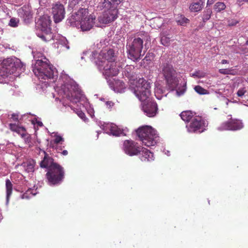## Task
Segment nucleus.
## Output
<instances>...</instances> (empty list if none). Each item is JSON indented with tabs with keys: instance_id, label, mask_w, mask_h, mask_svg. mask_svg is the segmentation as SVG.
Wrapping results in <instances>:
<instances>
[{
	"instance_id": "f257e3e1",
	"label": "nucleus",
	"mask_w": 248,
	"mask_h": 248,
	"mask_svg": "<svg viewBox=\"0 0 248 248\" xmlns=\"http://www.w3.org/2000/svg\"><path fill=\"white\" fill-rule=\"evenodd\" d=\"M95 17L89 14V10L86 8H80L73 14L68 19L71 26L80 27L82 31L90 30L94 24Z\"/></svg>"
},
{
	"instance_id": "f03ea898",
	"label": "nucleus",
	"mask_w": 248,
	"mask_h": 248,
	"mask_svg": "<svg viewBox=\"0 0 248 248\" xmlns=\"http://www.w3.org/2000/svg\"><path fill=\"white\" fill-rule=\"evenodd\" d=\"M49 61L43 56L40 60H37L32 71L39 79H51L54 77L53 66L49 63Z\"/></svg>"
},
{
	"instance_id": "7ed1b4c3",
	"label": "nucleus",
	"mask_w": 248,
	"mask_h": 248,
	"mask_svg": "<svg viewBox=\"0 0 248 248\" xmlns=\"http://www.w3.org/2000/svg\"><path fill=\"white\" fill-rule=\"evenodd\" d=\"M136 133L146 146H155L157 142L158 136L156 131L150 125H145L139 127Z\"/></svg>"
},
{
	"instance_id": "20e7f679",
	"label": "nucleus",
	"mask_w": 248,
	"mask_h": 248,
	"mask_svg": "<svg viewBox=\"0 0 248 248\" xmlns=\"http://www.w3.org/2000/svg\"><path fill=\"white\" fill-rule=\"evenodd\" d=\"M51 22L50 17L46 15L40 17L36 22V29L41 31L37 33V36L46 42L53 40L54 37L51 31Z\"/></svg>"
},
{
	"instance_id": "39448f33",
	"label": "nucleus",
	"mask_w": 248,
	"mask_h": 248,
	"mask_svg": "<svg viewBox=\"0 0 248 248\" xmlns=\"http://www.w3.org/2000/svg\"><path fill=\"white\" fill-rule=\"evenodd\" d=\"M160 69L169 89L173 91L176 89L179 80L177 78V73L173 66L168 62H163L160 65Z\"/></svg>"
},
{
	"instance_id": "423d86ee",
	"label": "nucleus",
	"mask_w": 248,
	"mask_h": 248,
	"mask_svg": "<svg viewBox=\"0 0 248 248\" xmlns=\"http://www.w3.org/2000/svg\"><path fill=\"white\" fill-rule=\"evenodd\" d=\"M143 44V40L140 37L128 40L126 44L128 58L134 61L139 60L141 56Z\"/></svg>"
},
{
	"instance_id": "0eeeda50",
	"label": "nucleus",
	"mask_w": 248,
	"mask_h": 248,
	"mask_svg": "<svg viewBox=\"0 0 248 248\" xmlns=\"http://www.w3.org/2000/svg\"><path fill=\"white\" fill-rule=\"evenodd\" d=\"M151 83L143 78H140L134 88V93L141 101H147L151 95Z\"/></svg>"
},
{
	"instance_id": "6e6552de",
	"label": "nucleus",
	"mask_w": 248,
	"mask_h": 248,
	"mask_svg": "<svg viewBox=\"0 0 248 248\" xmlns=\"http://www.w3.org/2000/svg\"><path fill=\"white\" fill-rule=\"evenodd\" d=\"M46 177L50 186L60 184L64 178V170L60 165L47 170Z\"/></svg>"
},
{
	"instance_id": "1a4fd4ad",
	"label": "nucleus",
	"mask_w": 248,
	"mask_h": 248,
	"mask_svg": "<svg viewBox=\"0 0 248 248\" xmlns=\"http://www.w3.org/2000/svg\"><path fill=\"white\" fill-rule=\"evenodd\" d=\"M62 90L63 93V98L67 99L73 103L80 101L81 93L75 85L65 84L62 87Z\"/></svg>"
},
{
	"instance_id": "9d476101",
	"label": "nucleus",
	"mask_w": 248,
	"mask_h": 248,
	"mask_svg": "<svg viewBox=\"0 0 248 248\" xmlns=\"http://www.w3.org/2000/svg\"><path fill=\"white\" fill-rule=\"evenodd\" d=\"M195 113L191 110L182 111L180 114L181 119L186 123H188L192 120L190 124H205L207 120L201 116H194Z\"/></svg>"
},
{
	"instance_id": "9b49d317",
	"label": "nucleus",
	"mask_w": 248,
	"mask_h": 248,
	"mask_svg": "<svg viewBox=\"0 0 248 248\" xmlns=\"http://www.w3.org/2000/svg\"><path fill=\"white\" fill-rule=\"evenodd\" d=\"M140 147L137 142L132 140H125L123 143V149L124 152L130 155H136L140 152Z\"/></svg>"
},
{
	"instance_id": "f8f14e48",
	"label": "nucleus",
	"mask_w": 248,
	"mask_h": 248,
	"mask_svg": "<svg viewBox=\"0 0 248 248\" xmlns=\"http://www.w3.org/2000/svg\"><path fill=\"white\" fill-rule=\"evenodd\" d=\"M16 73V69L14 68L13 62L12 59H7L3 60L0 64V75L2 77H8Z\"/></svg>"
},
{
	"instance_id": "ddd939ff",
	"label": "nucleus",
	"mask_w": 248,
	"mask_h": 248,
	"mask_svg": "<svg viewBox=\"0 0 248 248\" xmlns=\"http://www.w3.org/2000/svg\"><path fill=\"white\" fill-rule=\"evenodd\" d=\"M118 10L117 8H111L105 12L98 18L100 23L108 24L115 20L118 16Z\"/></svg>"
},
{
	"instance_id": "4468645a",
	"label": "nucleus",
	"mask_w": 248,
	"mask_h": 248,
	"mask_svg": "<svg viewBox=\"0 0 248 248\" xmlns=\"http://www.w3.org/2000/svg\"><path fill=\"white\" fill-rule=\"evenodd\" d=\"M52 13L55 23L61 21L64 18L65 13L63 5L60 2L56 3L52 8Z\"/></svg>"
},
{
	"instance_id": "2eb2a0df",
	"label": "nucleus",
	"mask_w": 248,
	"mask_h": 248,
	"mask_svg": "<svg viewBox=\"0 0 248 248\" xmlns=\"http://www.w3.org/2000/svg\"><path fill=\"white\" fill-rule=\"evenodd\" d=\"M116 57V54L112 49H109L107 51H102L98 57V59L100 60L101 63L100 65L104 66L106 61H107V63L115 62Z\"/></svg>"
},
{
	"instance_id": "dca6fc26",
	"label": "nucleus",
	"mask_w": 248,
	"mask_h": 248,
	"mask_svg": "<svg viewBox=\"0 0 248 248\" xmlns=\"http://www.w3.org/2000/svg\"><path fill=\"white\" fill-rule=\"evenodd\" d=\"M141 102L142 110L148 116L153 117L156 115L157 106L155 102L150 101L149 98L147 101Z\"/></svg>"
},
{
	"instance_id": "f3484780",
	"label": "nucleus",
	"mask_w": 248,
	"mask_h": 248,
	"mask_svg": "<svg viewBox=\"0 0 248 248\" xmlns=\"http://www.w3.org/2000/svg\"><path fill=\"white\" fill-rule=\"evenodd\" d=\"M103 69V74L107 77L116 76L119 72V67L116 62L107 63L104 66Z\"/></svg>"
},
{
	"instance_id": "a211bd4d",
	"label": "nucleus",
	"mask_w": 248,
	"mask_h": 248,
	"mask_svg": "<svg viewBox=\"0 0 248 248\" xmlns=\"http://www.w3.org/2000/svg\"><path fill=\"white\" fill-rule=\"evenodd\" d=\"M44 158L40 163V166L42 168H46L49 170L60 165L59 164L54 162V159L45 152H44Z\"/></svg>"
},
{
	"instance_id": "6ab92c4d",
	"label": "nucleus",
	"mask_w": 248,
	"mask_h": 248,
	"mask_svg": "<svg viewBox=\"0 0 248 248\" xmlns=\"http://www.w3.org/2000/svg\"><path fill=\"white\" fill-rule=\"evenodd\" d=\"M102 128L104 129L105 127L108 129L106 131L107 133L111 134L113 136H118L123 134V129L119 127L117 125H101Z\"/></svg>"
},
{
	"instance_id": "aec40b11",
	"label": "nucleus",
	"mask_w": 248,
	"mask_h": 248,
	"mask_svg": "<svg viewBox=\"0 0 248 248\" xmlns=\"http://www.w3.org/2000/svg\"><path fill=\"white\" fill-rule=\"evenodd\" d=\"M123 75L129 80H134L136 78V72L135 67L132 65H127L124 69Z\"/></svg>"
},
{
	"instance_id": "412c9836",
	"label": "nucleus",
	"mask_w": 248,
	"mask_h": 248,
	"mask_svg": "<svg viewBox=\"0 0 248 248\" xmlns=\"http://www.w3.org/2000/svg\"><path fill=\"white\" fill-rule=\"evenodd\" d=\"M154 154L147 149H143L140 155V159L142 162H151L154 160Z\"/></svg>"
},
{
	"instance_id": "4be33fe9",
	"label": "nucleus",
	"mask_w": 248,
	"mask_h": 248,
	"mask_svg": "<svg viewBox=\"0 0 248 248\" xmlns=\"http://www.w3.org/2000/svg\"><path fill=\"white\" fill-rule=\"evenodd\" d=\"M19 14L25 22H29L32 18V14L28 7H23L19 10Z\"/></svg>"
},
{
	"instance_id": "5701e85b",
	"label": "nucleus",
	"mask_w": 248,
	"mask_h": 248,
	"mask_svg": "<svg viewBox=\"0 0 248 248\" xmlns=\"http://www.w3.org/2000/svg\"><path fill=\"white\" fill-rule=\"evenodd\" d=\"M203 4V2L202 0H199L192 3L189 6V9L191 12H198L202 9Z\"/></svg>"
},
{
	"instance_id": "b1692460",
	"label": "nucleus",
	"mask_w": 248,
	"mask_h": 248,
	"mask_svg": "<svg viewBox=\"0 0 248 248\" xmlns=\"http://www.w3.org/2000/svg\"><path fill=\"white\" fill-rule=\"evenodd\" d=\"M205 125H186L187 131L189 133H201L203 131L202 126Z\"/></svg>"
},
{
	"instance_id": "393cba45",
	"label": "nucleus",
	"mask_w": 248,
	"mask_h": 248,
	"mask_svg": "<svg viewBox=\"0 0 248 248\" xmlns=\"http://www.w3.org/2000/svg\"><path fill=\"white\" fill-rule=\"evenodd\" d=\"M10 129L19 135L23 137L26 135V129L23 126H19V125H9Z\"/></svg>"
},
{
	"instance_id": "a878e982",
	"label": "nucleus",
	"mask_w": 248,
	"mask_h": 248,
	"mask_svg": "<svg viewBox=\"0 0 248 248\" xmlns=\"http://www.w3.org/2000/svg\"><path fill=\"white\" fill-rule=\"evenodd\" d=\"M175 21L177 24L182 26H186L189 23L190 20L183 15H178L175 17Z\"/></svg>"
},
{
	"instance_id": "bb28decb",
	"label": "nucleus",
	"mask_w": 248,
	"mask_h": 248,
	"mask_svg": "<svg viewBox=\"0 0 248 248\" xmlns=\"http://www.w3.org/2000/svg\"><path fill=\"white\" fill-rule=\"evenodd\" d=\"M123 0H105V6L111 8H117V6L122 2Z\"/></svg>"
},
{
	"instance_id": "cd10ccee",
	"label": "nucleus",
	"mask_w": 248,
	"mask_h": 248,
	"mask_svg": "<svg viewBox=\"0 0 248 248\" xmlns=\"http://www.w3.org/2000/svg\"><path fill=\"white\" fill-rule=\"evenodd\" d=\"M164 20L160 17H156L151 20V24L154 28H159L163 24Z\"/></svg>"
},
{
	"instance_id": "c85d7f7f",
	"label": "nucleus",
	"mask_w": 248,
	"mask_h": 248,
	"mask_svg": "<svg viewBox=\"0 0 248 248\" xmlns=\"http://www.w3.org/2000/svg\"><path fill=\"white\" fill-rule=\"evenodd\" d=\"M14 68L16 69V72L17 71L18 73L20 71H23L25 70V65L21 62L19 59H16L13 62Z\"/></svg>"
},
{
	"instance_id": "c756f323",
	"label": "nucleus",
	"mask_w": 248,
	"mask_h": 248,
	"mask_svg": "<svg viewBox=\"0 0 248 248\" xmlns=\"http://www.w3.org/2000/svg\"><path fill=\"white\" fill-rule=\"evenodd\" d=\"M6 188V199L8 201L10 197L11 196L13 191V184L9 179H6L5 181Z\"/></svg>"
},
{
	"instance_id": "7c9ffc66",
	"label": "nucleus",
	"mask_w": 248,
	"mask_h": 248,
	"mask_svg": "<svg viewBox=\"0 0 248 248\" xmlns=\"http://www.w3.org/2000/svg\"><path fill=\"white\" fill-rule=\"evenodd\" d=\"M222 128H219V130H236L243 127V125H223Z\"/></svg>"
},
{
	"instance_id": "2f4dec72",
	"label": "nucleus",
	"mask_w": 248,
	"mask_h": 248,
	"mask_svg": "<svg viewBox=\"0 0 248 248\" xmlns=\"http://www.w3.org/2000/svg\"><path fill=\"white\" fill-rule=\"evenodd\" d=\"M225 4L222 2H217L214 6V9L217 12H220L225 9Z\"/></svg>"
},
{
	"instance_id": "473e14b6",
	"label": "nucleus",
	"mask_w": 248,
	"mask_h": 248,
	"mask_svg": "<svg viewBox=\"0 0 248 248\" xmlns=\"http://www.w3.org/2000/svg\"><path fill=\"white\" fill-rule=\"evenodd\" d=\"M219 73L223 75H235L236 74V71L232 69V68L227 69H220Z\"/></svg>"
},
{
	"instance_id": "72a5a7b5",
	"label": "nucleus",
	"mask_w": 248,
	"mask_h": 248,
	"mask_svg": "<svg viewBox=\"0 0 248 248\" xmlns=\"http://www.w3.org/2000/svg\"><path fill=\"white\" fill-rule=\"evenodd\" d=\"M25 170L28 172H33L34 170V163L33 161H30L28 162L26 165H25Z\"/></svg>"
},
{
	"instance_id": "f704fd0d",
	"label": "nucleus",
	"mask_w": 248,
	"mask_h": 248,
	"mask_svg": "<svg viewBox=\"0 0 248 248\" xmlns=\"http://www.w3.org/2000/svg\"><path fill=\"white\" fill-rule=\"evenodd\" d=\"M194 90L199 94L203 95L208 93V91L206 89L199 85L196 86Z\"/></svg>"
},
{
	"instance_id": "c9c22d12",
	"label": "nucleus",
	"mask_w": 248,
	"mask_h": 248,
	"mask_svg": "<svg viewBox=\"0 0 248 248\" xmlns=\"http://www.w3.org/2000/svg\"><path fill=\"white\" fill-rule=\"evenodd\" d=\"M25 115L22 116L20 119H19V115L18 113H13L11 115V119L15 122H18L20 123H22L21 120L24 118L26 117Z\"/></svg>"
},
{
	"instance_id": "e433bc0d",
	"label": "nucleus",
	"mask_w": 248,
	"mask_h": 248,
	"mask_svg": "<svg viewBox=\"0 0 248 248\" xmlns=\"http://www.w3.org/2000/svg\"><path fill=\"white\" fill-rule=\"evenodd\" d=\"M191 76L194 78H204L205 76V73L203 71L198 70L191 74Z\"/></svg>"
},
{
	"instance_id": "4c0bfd02",
	"label": "nucleus",
	"mask_w": 248,
	"mask_h": 248,
	"mask_svg": "<svg viewBox=\"0 0 248 248\" xmlns=\"http://www.w3.org/2000/svg\"><path fill=\"white\" fill-rule=\"evenodd\" d=\"M212 14V11L210 9L207 10L205 14H203V21L204 22L207 21L208 20L210 19L211 17V15Z\"/></svg>"
},
{
	"instance_id": "58836bf2",
	"label": "nucleus",
	"mask_w": 248,
	"mask_h": 248,
	"mask_svg": "<svg viewBox=\"0 0 248 248\" xmlns=\"http://www.w3.org/2000/svg\"><path fill=\"white\" fill-rule=\"evenodd\" d=\"M32 196L31 190H28L26 192L21 195V198L22 199H29L31 198Z\"/></svg>"
},
{
	"instance_id": "ea45409f",
	"label": "nucleus",
	"mask_w": 248,
	"mask_h": 248,
	"mask_svg": "<svg viewBox=\"0 0 248 248\" xmlns=\"http://www.w3.org/2000/svg\"><path fill=\"white\" fill-rule=\"evenodd\" d=\"M19 22V20L16 19L15 18H12L9 23V26L12 27H16L18 26V24Z\"/></svg>"
},
{
	"instance_id": "a19ab883",
	"label": "nucleus",
	"mask_w": 248,
	"mask_h": 248,
	"mask_svg": "<svg viewBox=\"0 0 248 248\" xmlns=\"http://www.w3.org/2000/svg\"><path fill=\"white\" fill-rule=\"evenodd\" d=\"M29 121L31 122V124H43L36 117L32 116V118L30 119Z\"/></svg>"
},
{
	"instance_id": "79ce46f5",
	"label": "nucleus",
	"mask_w": 248,
	"mask_h": 248,
	"mask_svg": "<svg viewBox=\"0 0 248 248\" xmlns=\"http://www.w3.org/2000/svg\"><path fill=\"white\" fill-rule=\"evenodd\" d=\"M63 139L60 136L57 135L54 140V142L55 144H58L61 142L63 141Z\"/></svg>"
},
{
	"instance_id": "37998d69",
	"label": "nucleus",
	"mask_w": 248,
	"mask_h": 248,
	"mask_svg": "<svg viewBox=\"0 0 248 248\" xmlns=\"http://www.w3.org/2000/svg\"><path fill=\"white\" fill-rule=\"evenodd\" d=\"M116 86H119V90L122 91L125 88V84L123 81H118L116 82Z\"/></svg>"
},
{
	"instance_id": "c03bdc74",
	"label": "nucleus",
	"mask_w": 248,
	"mask_h": 248,
	"mask_svg": "<svg viewBox=\"0 0 248 248\" xmlns=\"http://www.w3.org/2000/svg\"><path fill=\"white\" fill-rule=\"evenodd\" d=\"M247 91L245 88H240L238 90L237 94L239 97H242L246 93Z\"/></svg>"
},
{
	"instance_id": "a18cd8bd",
	"label": "nucleus",
	"mask_w": 248,
	"mask_h": 248,
	"mask_svg": "<svg viewBox=\"0 0 248 248\" xmlns=\"http://www.w3.org/2000/svg\"><path fill=\"white\" fill-rule=\"evenodd\" d=\"M152 54H147L144 58L142 60V62L144 63L145 61L147 62H150L152 61Z\"/></svg>"
},
{
	"instance_id": "49530a36",
	"label": "nucleus",
	"mask_w": 248,
	"mask_h": 248,
	"mask_svg": "<svg viewBox=\"0 0 248 248\" xmlns=\"http://www.w3.org/2000/svg\"><path fill=\"white\" fill-rule=\"evenodd\" d=\"M228 22L229 26H235L238 23V21L235 19L229 20Z\"/></svg>"
},
{
	"instance_id": "de8ad7c7",
	"label": "nucleus",
	"mask_w": 248,
	"mask_h": 248,
	"mask_svg": "<svg viewBox=\"0 0 248 248\" xmlns=\"http://www.w3.org/2000/svg\"><path fill=\"white\" fill-rule=\"evenodd\" d=\"M76 113L81 119L84 120L85 118V115L82 111L77 110Z\"/></svg>"
},
{
	"instance_id": "09e8293b",
	"label": "nucleus",
	"mask_w": 248,
	"mask_h": 248,
	"mask_svg": "<svg viewBox=\"0 0 248 248\" xmlns=\"http://www.w3.org/2000/svg\"><path fill=\"white\" fill-rule=\"evenodd\" d=\"M227 124H242V122L240 120L238 119H232V121Z\"/></svg>"
},
{
	"instance_id": "8fccbe9b",
	"label": "nucleus",
	"mask_w": 248,
	"mask_h": 248,
	"mask_svg": "<svg viewBox=\"0 0 248 248\" xmlns=\"http://www.w3.org/2000/svg\"><path fill=\"white\" fill-rule=\"evenodd\" d=\"M106 105L108 108H111L114 105L113 102L112 101H107L106 102Z\"/></svg>"
},
{
	"instance_id": "3c124183",
	"label": "nucleus",
	"mask_w": 248,
	"mask_h": 248,
	"mask_svg": "<svg viewBox=\"0 0 248 248\" xmlns=\"http://www.w3.org/2000/svg\"><path fill=\"white\" fill-rule=\"evenodd\" d=\"M236 2L240 5H241V4L244 2L248 3V0H236Z\"/></svg>"
},
{
	"instance_id": "603ef678",
	"label": "nucleus",
	"mask_w": 248,
	"mask_h": 248,
	"mask_svg": "<svg viewBox=\"0 0 248 248\" xmlns=\"http://www.w3.org/2000/svg\"><path fill=\"white\" fill-rule=\"evenodd\" d=\"M215 1V0H208L207 1V5H211Z\"/></svg>"
},
{
	"instance_id": "864d4df0",
	"label": "nucleus",
	"mask_w": 248,
	"mask_h": 248,
	"mask_svg": "<svg viewBox=\"0 0 248 248\" xmlns=\"http://www.w3.org/2000/svg\"><path fill=\"white\" fill-rule=\"evenodd\" d=\"M221 63L222 64H227V63H229V61L226 60H222L221 61Z\"/></svg>"
},
{
	"instance_id": "5fc2aeb1",
	"label": "nucleus",
	"mask_w": 248,
	"mask_h": 248,
	"mask_svg": "<svg viewBox=\"0 0 248 248\" xmlns=\"http://www.w3.org/2000/svg\"><path fill=\"white\" fill-rule=\"evenodd\" d=\"M62 154L63 155H68V152L67 150H63L62 152Z\"/></svg>"
},
{
	"instance_id": "6e6d98bb",
	"label": "nucleus",
	"mask_w": 248,
	"mask_h": 248,
	"mask_svg": "<svg viewBox=\"0 0 248 248\" xmlns=\"http://www.w3.org/2000/svg\"><path fill=\"white\" fill-rule=\"evenodd\" d=\"M57 150L58 152H59L60 151H61L62 150V146H60L59 147H57Z\"/></svg>"
},
{
	"instance_id": "4d7b16f0",
	"label": "nucleus",
	"mask_w": 248,
	"mask_h": 248,
	"mask_svg": "<svg viewBox=\"0 0 248 248\" xmlns=\"http://www.w3.org/2000/svg\"><path fill=\"white\" fill-rule=\"evenodd\" d=\"M166 39V37H164V38L162 37V38H161V42H162V44L163 45H165V44H164V43L163 42V41H164V39Z\"/></svg>"
},
{
	"instance_id": "13d9d810",
	"label": "nucleus",
	"mask_w": 248,
	"mask_h": 248,
	"mask_svg": "<svg viewBox=\"0 0 248 248\" xmlns=\"http://www.w3.org/2000/svg\"><path fill=\"white\" fill-rule=\"evenodd\" d=\"M2 218V215H1V214H0V222L1 221V220Z\"/></svg>"
},
{
	"instance_id": "bf43d9fd",
	"label": "nucleus",
	"mask_w": 248,
	"mask_h": 248,
	"mask_svg": "<svg viewBox=\"0 0 248 248\" xmlns=\"http://www.w3.org/2000/svg\"><path fill=\"white\" fill-rule=\"evenodd\" d=\"M246 44L248 46V40L246 42Z\"/></svg>"
},
{
	"instance_id": "052dcab7",
	"label": "nucleus",
	"mask_w": 248,
	"mask_h": 248,
	"mask_svg": "<svg viewBox=\"0 0 248 248\" xmlns=\"http://www.w3.org/2000/svg\"><path fill=\"white\" fill-rule=\"evenodd\" d=\"M66 47H67V49H69V46H66Z\"/></svg>"
}]
</instances>
